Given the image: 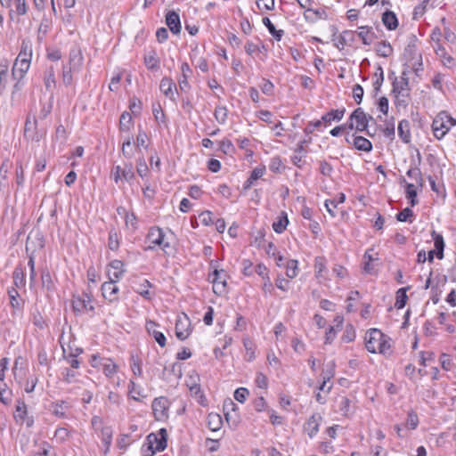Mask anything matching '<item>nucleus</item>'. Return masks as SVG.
<instances>
[{"mask_svg":"<svg viewBox=\"0 0 456 456\" xmlns=\"http://www.w3.org/2000/svg\"><path fill=\"white\" fill-rule=\"evenodd\" d=\"M13 285L16 289L24 288L26 285L25 271L20 265H17L12 273Z\"/></svg>","mask_w":456,"mask_h":456,"instance_id":"30","label":"nucleus"},{"mask_svg":"<svg viewBox=\"0 0 456 456\" xmlns=\"http://www.w3.org/2000/svg\"><path fill=\"white\" fill-rule=\"evenodd\" d=\"M375 51L379 56L388 57L393 53V47L387 41H382L377 44Z\"/></svg>","mask_w":456,"mask_h":456,"instance_id":"43","label":"nucleus"},{"mask_svg":"<svg viewBox=\"0 0 456 456\" xmlns=\"http://www.w3.org/2000/svg\"><path fill=\"white\" fill-rule=\"evenodd\" d=\"M311 142V137H309L308 139H304L297 143V147L294 150V155L291 157V162L298 168H302L305 164V146L309 144Z\"/></svg>","mask_w":456,"mask_h":456,"instance_id":"12","label":"nucleus"},{"mask_svg":"<svg viewBox=\"0 0 456 456\" xmlns=\"http://www.w3.org/2000/svg\"><path fill=\"white\" fill-rule=\"evenodd\" d=\"M408 289L409 287L401 288L397 290L395 303V307L396 309H402L405 306L408 298L406 294Z\"/></svg>","mask_w":456,"mask_h":456,"instance_id":"45","label":"nucleus"},{"mask_svg":"<svg viewBox=\"0 0 456 456\" xmlns=\"http://www.w3.org/2000/svg\"><path fill=\"white\" fill-rule=\"evenodd\" d=\"M108 247L110 250L116 251L119 247L118 236L116 232H109Z\"/></svg>","mask_w":456,"mask_h":456,"instance_id":"64","label":"nucleus"},{"mask_svg":"<svg viewBox=\"0 0 456 456\" xmlns=\"http://www.w3.org/2000/svg\"><path fill=\"white\" fill-rule=\"evenodd\" d=\"M159 435L160 437H158L157 441H153V445L155 447V451L161 452L167 447V430L165 428H161Z\"/></svg>","mask_w":456,"mask_h":456,"instance_id":"51","label":"nucleus"},{"mask_svg":"<svg viewBox=\"0 0 456 456\" xmlns=\"http://www.w3.org/2000/svg\"><path fill=\"white\" fill-rule=\"evenodd\" d=\"M32 53L33 49L31 41L24 39L21 42L20 50L16 59L31 63Z\"/></svg>","mask_w":456,"mask_h":456,"instance_id":"24","label":"nucleus"},{"mask_svg":"<svg viewBox=\"0 0 456 456\" xmlns=\"http://www.w3.org/2000/svg\"><path fill=\"white\" fill-rule=\"evenodd\" d=\"M109 280L119 281L126 273L125 265L121 260L115 259L107 265Z\"/></svg>","mask_w":456,"mask_h":456,"instance_id":"14","label":"nucleus"},{"mask_svg":"<svg viewBox=\"0 0 456 456\" xmlns=\"http://www.w3.org/2000/svg\"><path fill=\"white\" fill-rule=\"evenodd\" d=\"M351 119L355 124L356 132H364L368 128L369 120L373 118L371 116L368 117L362 108H357L351 113Z\"/></svg>","mask_w":456,"mask_h":456,"instance_id":"10","label":"nucleus"},{"mask_svg":"<svg viewBox=\"0 0 456 456\" xmlns=\"http://www.w3.org/2000/svg\"><path fill=\"white\" fill-rule=\"evenodd\" d=\"M169 235L160 227L153 226L151 227L146 235V242L149 243L144 250H154L156 247H159L165 254H169L171 249L170 239L173 235L169 232Z\"/></svg>","mask_w":456,"mask_h":456,"instance_id":"1","label":"nucleus"},{"mask_svg":"<svg viewBox=\"0 0 456 456\" xmlns=\"http://www.w3.org/2000/svg\"><path fill=\"white\" fill-rule=\"evenodd\" d=\"M326 261L323 256H317L314 259V269L317 277L322 276V273L326 270Z\"/></svg>","mask_w":456,"mask_h":456,"instance_id":"63","label":"nucleus"},{"mask_svg":"<svg viewBox=\"0 0 456 456\" xmlns=\"http://www.w3.org/2000/svg\"><path fill=\"white\" fill-rule=\"evenodd\" d=\"M398 135L405 143L411 142L410 122L407 119H403L398 124Z\"/></svg>","mask_w":456,"mask_h":456,"instance_id":"35","label":"nucleus"},{"mask_svg":"<svg viewBox=\"0 0 456 456\" xmlns=\"http://www.w3.org/2000/svg\"><path fill=\"white\" fill-rule=\"evenodd\" d=\"M263 23L267 28L270 34L276 39L280 41L284 35V31L282 29H276L275 26L272 23L268 17L263 18Z\"/></svg>","mask_w":456,"mask_h":456,"instance_id":"46","label":"nucleus"},{"mask_svg":"<svg viewBox=\"0 0 456 456\" xmlns=\"http://www.w3.org/2000/svg\"><path fill=\"white\" fill-rule=\"evenodd\" d=\"M384 334L378 329H371L365 337L366 349L372 354L377 353V346H379Z\"/></svg>","mask_w":456,"mask_h":456,"instance_id":"13","label":"nucleus"},{"mask_svg":"<svg viewBox=\"0 0 456 456\" xmlns=\"http://www.w3.org/2000/svg\"><path fill=\"white\" fill-rule=\"evenodd\" d=\"M434 50L445 67L452 69L455 66V60L446 53L441 44H438V46H434Z\"/></svg>","mask_w":456,"mask_h":456,"instance_id":"27","label":"nucleus"},{"mask_svg":"<svg viewBox=\"0 0 456 456\" xmlns=\"http://www.w3.org/2000/svg\"><path fill=\"white\" fill-rule=\"evenodd\" d=\"M345 200V194L339 193L337 199L325 200V208L332 217L336 216L335 209L337 208L338 205L343 203Z\"/></svg>","mask_w":456,"mask_h":456,"instance_id":"37","label":"nucleus"},{"mask_svg":"<svg viewBox=\"0 0 456 456\" xmlns=\"http://www.w3.org/2000/svg\"><path fill=\"white\" fill-rule=\"evenodd\" d=\"M304 16L306 20L311 22H315L318 20H326L328 19V14L325 9H313L310 7L307 11L305 12Z\"/></svg>","mask_w":456,"mask_h":456,"instance_id":"28","label":"nucleus"},{"mask_svg":"<svg viewBox=\"0 0 456 456\" xmlns=\"http://www.w3.org/2000/svg\"><path fill=\"white\" fill-rule=\"evenodd\" d=\"M152 113L154 118L159 123H166V115L161 108L159 102H156L152 104Z\"/></svg>","mask_w":456,"mask_h":456,"instance_id":"56","label":"nucleus"},{"mask_svg":"<svg viewBox=\"0 0 456 456\" xmlns=\"http://www.w3.org/2000/svg\"><path fill=\"white\" fill-rule=\"evenodd\" d=\"M113 431L110 427H102L101 428V438L102 442L105 446L104 453H108L110 446L112 442Z\"/></svg>","mask_w":456,"mask_h":456,"instance_id":"39","label":"nucleus"},{"mask_svg":"<svg viewBox=\"0 0 456 456\" xmlns=\"http://www.w3.org/2000/svg\"><path fill=\"white\" fill-rule=\"evenodd\" d=\"M321 420V415L313 414L305 424L304 429L310 438H313L318 433Z\"/></svg>","mask_w":456,"mask_h":456,"instance_id":"22","label":"nucleus"},{"mask_svg":"<svg viewBox=\"0 0 456 456\" xmlns=\"http://www.w3.org/2000/svg\"><path fill=\"white\" fill-rule=\"evenodd\" d=\"M297 261L294 259H290L286 264V275L293 279L297 275Z\"/></svg>","mask_w":456,"mask_h":456,"instance_id":"61","label":"nucleus"},{"mask_svg":"<svg viewBox=\"0 0 456 456\" xmlns=\"http://www.w3.org/2000/svg\"><path fill=\"white\" fill-rule=\"evenodd\" d=\"M133 126V118L128 111H124L119 118V128L122 131H129Z\"/></svg>","mask_w":456,"mask_h":456,"instance_id":"48","label":"nucleus"},{"mask_svg":"<svg viewBox=\"0 0 456 456\" xmlns=\"http://www.w3.org/2000/svg\"><path fill=\"white\" fill-rule=\"evenodd\" d=\"M406 175L410 178L414 179L419 186H423L424 180L422 178L421 171L418 167H411Z\"/></svg>","mask_w":456,"mask_h":456,"instance_id":"53","label":"nucleus"},{"mask_svg":"<svg viewBox=\"0 0 456 456\" xmlns=\"http://www.w3.org/2000/svg\"><path fill=\"white\" fill-rule=\"evenodd\" d=\"M210 266L214 271L208 274V280L213 284V291L216 295H223L226 292L227 274L224 269L218 270L214 261L210 262Z\"/></svg>","mask_w":456,"mask_h":456,"instance_id":"3","label":"nucleus"},{"mask_svg":"<svg viewBox=\"0 0 456 456\" xmlns=\"http://www.w3.org/2000/svg\"><path fill=\"white\" fill-rule=\"evenodd\" d=\"M244 49L247 54L250 57H254L260 53V45L258 44H255L251 40H248L245 43Z\"/></svg>","mask_w":456,"mask_h":456,"instance_id":"60","label":"nucleus"},{"mask_svg":"<svg viewBox=\"0 0 456 456\" xmlns=\"http://www.w3.org/2000/svg\"><path fill=\"white\" fill-rule=\"evenodd\" d=\"M130 366H131V370H132L134 375L138 376V377L142 376V362L138 356L134 355V354L131 355Z\"/></svg>","mask_w":456,"mask_h":456,"instance_id":"55","label":"nucleus"},{"mask_svg":"<svg viewBox=\"0 0 456 456\" xmlns=\"http://www.w3.org/2000/svg\"><path fill=\"white\" fill-rule=\"evenodd\" d=\"M166 24L173 34H179L181 32V21L179 14L171 11L166 15Z\"/></svg>","mask_w":456,"mask_h":456,"instance_id":"20","label":"nucleus"},{"mask_svg":"<svg viewBox=\"0 0 456 456\" xmlns=\"http://www.w3.org/2000/svg\"><path fill=\"white\" fill-rule=\"evenodd\" d=\"M373 249H368L365 251L363 255L364 259V265H363V271L366 273H371L373 271V266L371 265V262L374 260H377V258H374L372 255L370 254V251Z\"/></svg>","mask_w":456,"mask_h":456,"instance_id":"59","label":"nucleus"},{"mask_svg":"<svg viewBox=\"0 0 456 456\" xmlns=\"http://www.w3.org/2000/svg\"><path fill=\"white\" fill-rule=\"evenodd\" d=\"M243 346L246 350L245 359L248 362H251L255 359V345L251 339L246 338L243 339Z\"/></svg>","mask_w":456,"mask_h":456,"instance_id":"50","label":"nucleus"},{"mask_svg":"<svg viewBox=\"0 0 456 456\" xmlns=\"http://www.w3.org/2000/svg\"><path fill=\"white\" fill-rule=\"evenodd\" d=\"M222 418L216 413L208 415V427L212 431H217L222 428Z\"/></svg>","mask_w":456,"mask_h":456,"instance_id":"44","label":"nucleus"},{"mask_svg":"<svg viewBox=\"0 0 456 456\" xmlns=\"http://www.w3.org/2000/svg\"><path fill=\"white\" fill-rule=\"evenodd\" d=\"M385 127L383 129V134L391 140L395 138V120L394 118H391L388 120H386L384 124Z\"/></svg>","mask_w":456,"mask_h":456,"instance_id":"58","label":"nucleus"},{"mask_svg":"<svg viewBox=\"0 0 456 456\" xmlns=\"http://www.w3.org/2000/svg\"><path fill=\"white\" fill-rule=\"evenodd\" d=\"M110 178L113 179L115 183L131 182L134 178V167L131 162L125 163L123 167L118 165L114 166L110 171Z\"/></svg>","mask_w":456,"mask_h":456,"instance_id":"4","label":"nucleus"},{"mask_svg":"<svg viewBox=\"0 0 456 456\" xmlns=\"http://www.w3.org/2000/svg\"><path fill=\"white\" fill-rule=\"evenodd\" d=\"M30 67V63L27 61H21L20 60H15L12 73L15 79L20 80L24 77L25 74L28 72Z\"/></svg>","mask_w":456,"mask_h":456,"instance_id":"25","label":"nucleus"},{"mask_svg":"<svg viewBox=\"0 0 456 456\" xmlns=\"http://www.w3.org/2000/svg\"><path fill=\"white\" fill-rule=\"evenodd\" d=\"M357 36L365 45H370L378 37L373 28L370 26H361L358 28Z\"/></svg>","mask_w":456,"mask_h":456,"instance_id":"18","label":"nucleus"},{"mask_svg":"<svg viewBox=\"0 0 456 456\" xmlns=\"http://www.w3.org/2000/svg\"><path fill=\"white\" fill-rule=\"evenodd\" d=\"M118 281L109 280L102 285V297L110 303L116 302L118 299V293L119 289L116 284Z\"/></svg>","mask_w":456,"mask_h":456,"instance_id":"15","label":"nucleus"},{"mask_svg":"<svg viewBox=\"0 0 456 456\" xmlns=\"http://www.w3.org/2000/svg\"><path fill=\"white\" fill-rule=\"evenodd\" d=\"M121 151L126 159H131L134 155V149L132 145V139L127 138L122 144Z\"/></svg>","mask_w":456,"mask_h":456,"instance_id":"54","label":"nucleus"},{"mask_svg":"<svg viewBox=\"0 0 456 456\" xmlns=\"http://www.w3.org/2000/svg\"><path fill=\"white\" fill-rule=\"evenodd\" d=\"M353 145L358 151L370 152L372 150V143L367 138L361 135H352Z\"/></svg>","mask_w":456,"mask_h":456,"instance_id":"29","label":"nucleus"},{"mask_svg":"<svg viewBox=\"0 0 456 456\" xmlns=\"http://www.w3.org/2000/svg\"><path fill=\"white\" fill-rule=\"evenodd\" d=\"M456 125V119L451 117L446 111H441L434 118L432 130L436 139L441 140Z\"/></svg>","mask_w":456,"mask_h":456,"instance_id":"2","label":"nucleus"},{"mask_svg":"<svg viewBox=\"0 0 456 456\" xmlns=\"http://www.w3.org/2000/svg\"><path fill=\"white\" fill-rule=\"evenodd\" d=\"M27 415V405L24 401H17L16 409L14 411V419L16 421L23 422Z\"/></svg>","mask_w":456,"mask_h":456,"instance_id":"47","label":"nucleus"},{"mask_svg":"<svg viewBox=\"0 0 456 456\" xmlns=\"http://www.w3.org/2000/svg\"><path fill=\"white\" fill-rule=\"evenodd\" d=\"M333 34H332V41L334 42V45L339 50L342 51L345 46L348 44H351L354 41V32L351 30H344L339 35H337V28L333 27Z\"/></svg>","mask_w":456,"mask_h":456,"instance_id":"9","label":"nucleus"},{"mask_svg":"<svg viewBox=\"0 0 456 456\" xmlns=\"http://www.w3.org/2000/svg\"><path fill=\"white\" fill-rule=\"evenodd\" d=\"M159 89L171 101L175 102L174 89H176V86L170 77H165L160 80Z\"/></svg>","mask_w":456,"mask_h":456,"instance_id":"23","label":"nucleus"},{"mask_svg":"<svg viewBox=\"0 0 456 456\" xmlns=\"http://www.w3.org/2000/svg\"><path fill=\"white\" fill-rule=\"evenodd\" d=\"M191 332V321L186 314L179 316L175 322V336L180 340L186 339Z\"/></svg>","mask_w":456,"mask_h":456,"instance_id":"11","label":"nucleus"},{"mask_svg":"<svg viewBox=\"0 0 456 456\" xmlns=\"http://www.w3.org/2000/svg\"><path fill=\"white\" fill-rule=\"evenodd\" d=\"M405 196L410 200L411 207H414L418 204L417 191L413 183H406Z\"/></svg>","mask_w":456,"mask_h":456,"instance_id":"52","label":"nucleus"},{"mask_svg":"<svg viewBox=\"0 0 456 456\" xmlns=\"http://www.w3.org/2000/svg\"><path fill=\"white\" fill-rule=\"evenodd\" d=\"M289 224V219L286 212L282 211L281 215L278 216L277 220L273 224V229L277 233H281L287 228Z\"/></svg>","mask_w":456,"mask_h":456,"instance_id":"40","label":"nucleus"},{"mask_svg":"<svg viewBox=\"0 0 456 456\" xmlns=\"http://www.w3.org/2000/svg\"><path fill=\"white\" fill-rule=\"evenodd\" d=\"M91 296L84 293L82 296L74 297L72 300V308L76 314L94 313V307L91 304Z\"/></svg>","mask_w":456,"mask_h":456,"instance_id":"6","label":"nucleus"},{"mask_svg":"<svg viewBox=\"0 0 456 456\" xmlns=\"http://www.w3.org/2000/svg\"><path fill=\"white\" fill-rule=\"evenodd\" d=\"M143 63L150 70H158L160 67V60L155 49H151L143 56Z\"/></svg>","mask_w":456,"mask_h":456,"instance_id":"19","label":"nucleus"},{"mask_svg":"<svg viewBox=\"0 0 456 456\" xmlns=\"http://www.w3.org/2000/svg\"><path fill=\"white\" fill-rule=\"evenodd\" d=\"M44 85L45 86V89L49 92L53 91V88L56 86V80H55V69L53 65H50L46 67L45 72H44Z\"/></svg>","mask_w":456,"mask_h":456,"instance_id":"26","label":"nucleus"},{"mask_svg":"<svg viewBox=\"0 0 456 456\" xmlns=\"http://www.w3.org/2000/svg\"><path fill=\"white\" fill-rule=\"evenodd\" d=\"M30 240H31V233L28 236L27 243H26V252L28 256V265L29 267V270H35V249L31 248L30 247Z\"/></svg>","mask_w":456,"mask_h":456,"instance_id":"57","label":"nucleus"},{"mask_svg":"<svg viewBox=\"0 0 456 456\" xmlns=\"http://www.w3.org/2000/svg\"><path fill=\"white\" fill-rule=\"evenodd\" d=\"M432 238L435 242L436 256L438 259L444 258V241L442 234L437 233L436 231L432 232Z\"/></svg>","mask_w":456,"mask_h":456,"instance_id":"36","label":"nucleus"},{"mask_svg":"<svg viewBox=\"0 0 456 456\" xmlns=\"http://www.w3.org/2000/svg\"><path fill=\"white\" fill-rule=\"evenodd\" d=\"M69 409V405L65 401H57L52 404L53 414L58 418H67L66 411Z\"/></svg>","mask_w":456,"mask_h":456,"instance_id":"33","label":"nucleus"},{"mask_svg":"<svg viewBox=\"0 0 456 456\" xmlns=\"http://www.w3.org/2000/svg\"><path fill=\"white\" fill-rule=\"evenodd\" d=\"M346 110H332L330 112L325 113L322 117V120L324 123H330L333 120L340 121L345 114Z\"/></svg>","mask_w":456,"mask_h":456,"instance_id":"41","label":"nucleus"},{"mask_svg":"<svg viewBox=\"0 0 456 456\" xmlns=\"http://www.w3.org/2000/svg\"><path fill=\"white\" fill-rule=\"evenodd\" d=\"M392 94H402L403 97L406 94L404 92L410 91L408 72L403 70L400 77H395L392 83Z\"/></svg>","mask_w":456,"mask_h":456,"instance_id":"16","label":"nucleus"},{"mask_svg":"<svg viewBox=\"0 0 456 456\" xmlns=\"http://www.w3.org/2000/svg\"><path fill=\"white\" fill-rule=\"evenodd\" d=\"M214 117L216 120L221 124H225L228 117V110L225 106L218 105L216 107L214 111Z\"/></svg>","mask_w":456,"mask_h":456,"instance_id":"49","label":"nucleus"},{"mask_svg":"<svg viewBox=\"0 0 456 456\" xmlns=\"http://www.w3.org/2000/svg\"><path fill=\"white\" fill-rule=\"evenodd\" d=\"M159 324L153 321H147L145 328L148 333L154 338L156 342L159 345V346L164 347L167 344V339L165 335L157 330Z\"/></svg>","mask_w":456,"mask_h":456,"instance_id":"17","label":"nucleus"},{"mask_svg":"<svg viewBox=\"0 0 456 456\" xmlns=\"http://www.w3.org/2000/svg\"><path fill=\"white\" fill-rule=\"evenodd\" d=\"M181 77L178 79L179 88L183 92H187L190 89V84L188 78L192 74V70L187 62H183L181 65Z\"/></svg>","mask_w":456,"mask_h":456,"instance_id":"21","label":"nucleus"},{"mask_svg":"<svg viewBox=\"0 0 456 456\" xmlns=\"http://www.w3.org/2000/svg\"><path fill=\"white\" fill-rule=\"evenodd\" d=\"M158 440V436L155 434H150L147 436L148 445L147 448L143 451V456H152L157 451H155V447L153 445V441Z\"/></svg>","mask_w":456,"mask_h":456,"instance_id":"62","label":"nucleus"},{"mask_svg":"<svg viewBox=\"0 0 456 456\" xmlns=\"http://www.w3.org/2000/svg\"><path fill=\"white\" fill-rule=\"evenodd\" d=\"M117 211L118 215L125 214V223L128 229H131L132 231H135L137 229V218L134 212L128 213L122 207L118 208Z\"/></svg>","mask_w":456,"mask_h":456,"instance_id":"32","label":"nucleus"},{"mask_svg":"<svg viewBox=\"0 0 456 456\" xmlns=\"http://www.w3.org/2000/svg\"><path fill=\"white\" fill-rule=\"evenodd\" d=\"M265 173V167H255L248 180L243 184L244 190H248L254 183L255 181L261 178Z\"/></svg>","mask_w":456,"mask_h":456,"instance_id":"34","label":"nucleus"},{"mask_svg":"<svg viewBox=\"0 0 456 456\" xmlns=\"http://www.w3.org/2000/svg\"><path fill=\"white\" fill-rule=\"evenodd\" d=\"M8 296L10 300V305L14 310H20L22 307V302L20 297V294L16 288L12 287L8 289Z\"/></svg>","mask_w":456,"mask_h":456,"instance_id":"38","label":"nucleus"},{"mask_svg":"<svg viewBox=\"0 0 456 456\" xmlns=\"http://www.w3.org/2000/svg\"><path fill=\"white\" fill-rule=\"evenodd\" d=\"M151 287V283L148 280L142 279V281L138 284L137 288L134 289V291L141 295L142 297L151 299V293L149 290Z\"/></svg>","mask_w":456,"mask_h":456,"instance_id":"42","label":"nucleus"},{"mask_svg":"<svg viewBox=\"0 0 456 456\" xmlns=\"http://www.w3.org/2000/svg\"><path fill=\"white\" fill-rule=\"evenodd\" d=\"M152 411L154 417L157 420H164L167 418L169 402L167 397L160 396L157 397L152 401Z\"/></svg>","mask_w":456,"mask_h":456,"instance_id":"7","label":"nucleus"},{"mask_svg":"<svg viewBox=\"0 0 456 456\" xmlns=\"http://www.w3.org/2000/svg\"><path fill=\"white\" fill-rule=\"evenodd\" d=\"M98 364L102 366V371L107 378H112L118 372V367L110 358L101 359L96 355H93L92 365L96 367Z\"/></svg>","mask_w":456,"mask_h":456,"instance_id":"8","label":"nucleus"},{"mask_svg":"<svg viewBox=\"0 0 456 456\" xmlns=\"http://www.w3.org/2000/svg\"><path fill=\"white\" fill-rule=\"evenodd\" d=\"M44 136L45 132L37 129V120L36 117L28 115L24 126L25 139L33 142H39Z\"/></svg>","mask_w":456,"mask_h":456,"instance_id":"5","label":"nucleus"},{"mask_svg":"<svg viewBox=\"0 0 456 456\" xmlns=\"http://www.w3.org/2000/svg\"><path fill=\"white\" fill-rule=\"evenodd\" d=\"M382 22L388 30H394L398 27V20L392 11H386L382 14Z\"/></svg>","mask_w":456,"mask_h":456,"instance_id":"31","label":"nucleus"}]
</instances>
